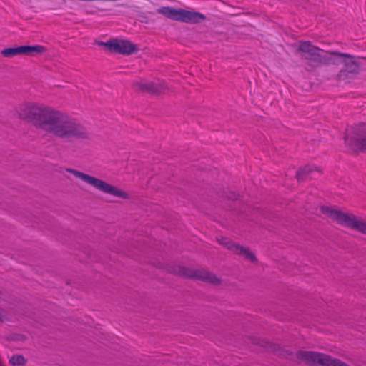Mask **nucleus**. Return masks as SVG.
Returning <instances> with one entry per match:
<instances>
[{"label":"nucleus","mask_w":366,"mask_h":366,"mask_svg":"<svg viewBox=\"0 0 366 366\" xmlns=\"http://www.w3.org/2000/svg\"><path fill=\"white\" fill-rule=\"evenodd\" d=\"M172 272L180 276L202 280L214 285H217L220 282L219 280L214 274L203 269L192 271L186 267H178Z\"/></svg>","instance_id":"8"},{"label":"nucleus","mask_w":366,"mask_h":366,"mask_svg":"<svg viewBox=\"0 0 366 366\" xmlns=\"http://www.w3.org/2000/svg\"><path fill=\"white\" fill-rule=\"evenodd\" d=\"M157 11L168 19L187 24H198L206 19V16L202 13L170 6L161 7Z\"/></svg>","instance_id":"5"},{"label":"nucleus","mask_w":366,"mask_h":366,"mask_svg":"<svg viewBox=\"0 0 366 366\" xmlns=\"http://www.w3.org/2000/svg\"><path fill=\"white\" fill-rule=\"evenodd\" d=\"M320 211L327 217L337 224L349 227L366 235V221L351 213H345L333 207L323 206Z\"/></svg>","instance_id":"3"},{"label":"nucleus","mask_w":366,"mask_h":366,"mask_svg":"<svg viewBox=\"0 0 366 366\" xmlns=\"http://www.w3.org/2000/svg\"><path fill=\"white\" fill-rule=\"evenodd\" d=\"M66 171L104 194L123 199H127L129 197V194L123 189L113 186L102 179L71 168L66 169Z\"/></svg>","instance_id":"4"},{"label":"nucleus","mask_w":366,"mask_h":366,"mask_svg":"<svg viewBox=\"0 0 366 366\" xmlns=\"http://www.w3.org/2000/svg\"><path fill=\"white\" fill-rule=\"evenodd\" d=\"M110 51L122 54H130L137 50L136 46L131 41L124 39H112L102 43Z\"/></svg>","instance_id":"10"},{"label":"nucleus","mask_w":366,"mask_h":366,"mask_svg":"<svg viewBox=\"0 0 366 366\" xmlns=\"http://www.w3.org/2000/svg\"><path fill=\"white\" fill-rule=\"evenodd\" d=\"M299 51L303 53L304 57L315 61H320L322 59V50L313 46L309 41L301 42L299 46Z\"/></svg>","instance_id":"12"},{"label":"nucleus","mask_w":366,"mask_h":366,"mask_svg":"<svg viewBox=\"0 0 366 366\" xmlns=\"http://www.w3.org/2000/svg\"><path fill=\"white\" fill-rule=\"evenodd\" d=\"M44 131L62 139H85L88 137V132L82 125L54 109L49 117Z\"/></svg>","instance_id":"1"},{"label":"nucleus","mask_w":366,"mask_h":366,"mask_svg":"<svg viewBox=\"0 0 366 366\" xmlns=\"http://www.w3.org/2000/svg\"><path fill=\"white\" fill-rule=\"evenodd\" d=\"M52 109L38 103L24 102L16 107V112L19 119L44 130Z\"/></svg>","instance_id":"2"},{"label":"nucleus","mask_w":366,"mask_h":366,"mask_svg":"<svg viewBox=\"0 0 366 366\" xmlns=\"http://www.w3.org/2000/svg\"><path fill=\"white\" fill-rule=\"evenodd\" d=\"M44 51L45 48L41 45L21 46L5 49L1 51V54L4 57H12L21 54L35 56L36 54L43 53Z\"/></svg>","instance_id":"11"},{"label":"nucleus","mask_w":366,"mask_h":366,"mask_svg":"<svg viewBox=\"0 0 366 366\" xmlns=\"http://www.w3.org/2000/svg\"><path fill=\"white\" fill-rule=\"evenodd\" d=\"M345 143L355 150L366 152V124H360L355 128V135L345 137Z\"/></svg>","instance_id":"7"},{"label":"nucleus","mask_w":366,"mask_h":366,"mask_svg":"<svg viewBox=\"0 0 366 366\" xmlns=\"http://www.w3.org/2000/svg\"><path fill=\"white\" fill-rule=\"evenodd\" d=\"M342 56H349V55H347V54H342Z\"/></svg>","instance_id":"16"},{"label":"nucleus","mask_w":366,"mask_h":366,"mask_svg":"<svg viewBox=\"0 0 366 366\" xmlns=\"http://www.w3.org/2000/svg\"><path fill=\"white\" fill-rule=\"evenodd\" d=\"M218 242L220 244L223 245L234 254L243 256L246 259L252 262H255L257 261L254 254L251 252L249 248L236 244L223 237L218 238Z\"/></svg>","instance_id":"9"},{"label":"nucleus","mask_w":366,"mask_h":366,"mask_svg":"<svg viewBox=\"0 0 366 366\" xmlns=\"http://www.w3.org/2000/svg\"><path fill=\"white\" fill-rule=\"evenodd\" d=\"M296 357L298 360L312 366H350L329 355L314 351H299L296 354Z\"/></svg>","instance_id":"6"},{"label":"nucleus","mask_w":366,"mask_h":366,"mask_svg":"<svg viewBox=\"0 0 366 366\" xmlns=\"http://www.w3.org/2000/svg\"><path fill=\"white\" fill-rule=\"evenodd\" d=\"M9 362L11 366H24L27 360L22 355H13L9 358Z\"/></svg>","instance_id":"14"},{"label":"nucleus","mask_w":366,"mask_h":366,"mask_svg":"<svg viewBox=\"0 0 366 366\" xmlns=\"http://www.w3.org/2000/svg\"><path fill=\"white\" fill-rule=\"evenodd\" d=\"M136 89L151 94H157L161 92L160 88L154 82L140 81L134 84Z\"/></svg>","instance_id":"13"},{"label":"nucleus","mask_w":366,"mask_h":366,"mask_svg":"<svg viewBox=\"0 0 366 366\" xmlns=\"http://www.w3.org/2000/svg\"><path fill=\"white\" fill-rule=\"evenodd\" d=\"M315 167L313 166H306L297 172L296 177L298 181H302L306 179L314 171Z\"/></svg>","instance_id":"15"}]
</instances>
